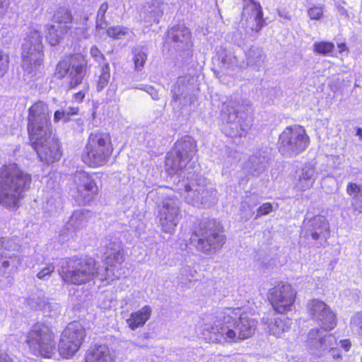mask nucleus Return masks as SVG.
<instances>
[{
    "label": "nucleus",
    "instance_id": "47",
    "mask_svg": "<svg viewBox=\"0 0 362 362\" xmlns=\"http://www.w3.org/2000/svg\"><path fill=\"white\" fill-rule=\"evenodd\" d=\"M222 64L228 69H233L235 67H243V65H238V59L231 52H226L224 56H221Z\"/></svg>",
    "mask_w": 362,
    "mask_h": 362
},
{
    "label": "nucleus",
    "instance_id": "14",
    "mask_svg": "<svg viewBox=\"0 0 362 362\" xmlns=\"http://www.w3.org/2000/svg\"><path fill=\"white\" fill-rule=\"evenodd\" d=\"M74 181L76 189V202L78 204L90 203L98 191L93 175L85 171H78L76 173Z\"/></svg>",
    "mask_w": 362,
    "mask_h": 362
},
{
    "label": "nucleus",
    "instance_id": "32",
    "mask_svg": "<svg viewBox=\"0 0 362 362\" xmlns=\"http://www.w3.org/2000/svg\"><path fill=\"white\" fill-rule=\"evenodd\" d=\"M29 304L36 310H41L45 315L55 317L60 313V306L54 302H45L42 298H37L35 301V298L29 300Z\"/></svg>",
    "mask_w": 362,
    "mask_h": 362
},
{
    "label": "nucleus",
    "instance_id": "17",
    "mask_svg": "<svg viewBox=\"0 0 362 362\" xmlns=\"http://www.w3.org/2000/svg\"><path fill=\"white\" fill-rule=\"evenodd\" d=\"M223 121L226 122L223 131L230 137H241L245 136L251 126L250 120L242 115L228 112L227 116H221Z\"/></svg>",
    "mask_w": 362,
    "mask_h": 362
},
{
    "label": "nucleus",
    "instance_id": "3",
    "mask_svg": "<svg viewBox=\"0 0 362 362\" xmlns=\"http://www.w3.org/2000/svg\"><path fill=\"white\" fill-rule=\"evenodd\" d=\"M31 175L16 164L2 166L0 168V204L8 208L16 207L29 189Z\"/></svg>",
    "mask_w": 362,
    "mask_h": 362
},
{
    "label": "nucleus",
    "instance_id": "49",
    "mask_svg": "<svg viewBox=\"0 0 362 362\" xmlns=\"http://www.w3.org/2000/svg\"><path fill=\"white\" fill-rule=\"evenodd\" d=\"M90 54L91 57L99 64V66L105 64V63H108L104 54L99 50V49L93 45L90 47Z\"/></svg>",
    "mask_w": 362,
    "mask_h": 362
},
{
    "label": "nucleus",
    "instance_id": "10",
    "mask_svg": "<svg viewBox=\"0 0 362 362\" xmlns=\"http://www.w3.org/2000/svg\"><path fill=\"white\" fill-rule=\"evenodd\" d=\"M191 244L196 249L206 255L215 253L225 243V237L209 226L201 223L190 238Z\"/></svg>",
    "mask_w": 362,
    "mask_h": 362
},
{
    "label": "nucleus",
    "instance_id": "25",
    "mask_svg": "<svg viewBox=\"0 0 362 362\" xmlns=\"http://www.w3.org/2000/svg\"><path fill=\"white\" fill-rule=\"evenodd\" d=\"M317 177L315 168L311 164L305 165L298 173L295 187L300 191L310 189Z\"/></svg>",
    "mask_w": 362,
    "mask_h": 362
},
{
    "label": "nucleus",
    "instance_id": "60",
    "mask_svg": "<svg viewBox=\"0 0 362 362\" xmlns=\"http://www.w3.org/2000/svg\"><path fill=\"white\" fill-rule=\"evenodd\" d=\"M0 362H13V361L6 354L1 352Z\"/></svg>",
    "mask_w": 362,
    "mask_h": 362
},
{
    "label": "nucleus",
    "instance_id": "8",
    "mask_svg": "<svg viewBox=\"0 0 362 362\" xmlns=\"http://www.w3.org/2000/svg\"><path fill=\"white\" fill-rule=\"evenodd\" d=\"M309 142V137L302 127H288L279 136V149L283 156L293 157L303 152Z\"/></svg>",
    "mask_w": 362,
    "mask_h": 362
},
{
    "label": "nucleus",
    "instance_id": "5",
    "mask_svg": "<svg viewBox=\"0 0 362 362\" xmlns=\"http://www.w3.org/2000/svg\"><path fill=\"white\" fill-rule=\"evenodd\" d=\"M206 180L202 177H187L186 180H180L177 185L176 190L180 191L185 201L188 204L200 207L208 206L217 200V191L211 187H207Z\"/></svg>",
    "mask_w": 362,
    "mask_h": 362
},
{
    "label": "nucleus",
    "instance_id": "39",
    "mask_svg": "<svg viewBox=\"0 0 362 362\" xmlns=\"http://www.w3.org/2000/svg\"><path fill=\"white\" fill-rule=\"evenodd\" d=\"M98 79L96 81V90L102 91L109 83L110 80V67L109 63L99 66Z\"/></svg>",
    "mask_w": 362,
    "mask_h": 362
},
{
    "label": "nucleus",
    "instance_id": "48",
    "mask_svg": "<svg viewBox=\"0 0 362 362\" xmlns=\"http://www.w3.org/2000/svg\"><path fill=\"white\" fill-rule=\"evenodd\" d=\"M197 271L189 266L183 267L180 270V279L182 282L192 281L196 276Z\"/></svg>",
    "mask_w": 362,
    "mask_h": 362
},
{
    "label": "nucleus",
    "instance_id": "59",
    "mask_svg": "<svg viewBox=\"0 0 362 362\" xmlns=\"http://www.w3.org/2000/svg\"><path fill=\"white\" fill-rule=\"evenodd\" d=\"M341 347H342L345 351H348L351 346V342L349 339L341 340L339 341Z\"/></svg>",
    "mask_w": 362,
    "mask_h": 362
},
{
    "label": "nucleus",
    "instance_id": "30",
    "mask_svg": "<svg viewBox=\"0 0 362 362\" xmlns=\"http://www.w3.org/2000/svg\"><path fill=\"white\" fill-rule=\"evenodd\" d=\"M91 216V212L87 209L75 210L66 225L67 230H74L83 228Z\"/></svg>",
    "mask_w": 362,
    "mask_h": 362
},
{
    "label": "nucleus",
    "instance_id": "34",
    "mask_svg": "<svg viewBox=\"0 0 362 362\" xmlns=\"http://www.w3.org/2000/svg\"><path fill=\"white\" fill-rule=\"evenodd\" d=\"M346 193L351 197V206L355 211L362 212V185H358L349 182L346 186Z\"/></svg>",
    "mask_w": 362,
    "mask_h": 362
},
{
    "label": "nucleus",
    "instance_id": "23",
    "mask_svg": "<svg viewBox=\"0 0 362 362\" xmlns=\"http://www.w3.org/2000/svg\"><path fill=\"white\" fill-rule=\"evenodd\" d=\"M86 62L83 56L75 54L72 57V67L69 75L70 88H74L82 81L86 76Z\"/></svg>",
    "mask_w": 362,
    "mask_h": 362
},
{
    "label": "nucleus",
    "instance_id": "4",
    "mask_svg": "<svg viewBox=\"0 0 362 362\" xmlns=\"http://www.w3.org/2000/svg\"><path fill=\"white\" fill-rule=\"evenodd\" d=\"M47 31L46 38L52 46L59 43L61 38L54 25H33L28 28L26 36L22 45L23 66L31 72L35 68L42 65L44 53L42 43V30Z\"/></svg>",
    "mask_w": 362,
    "mask_h": 362
},
{
    "label": "nucleus",
    "instance_id": "41",
    "mask_svg": "<svg viewBox=\"0 0 362 362\" xmlns=\"http://www.w3.org/2000/svg\"><path fill=\"white\" fill-rule=\"evenodd\" d=\"M161 7V0H147L144 8L146 12L151 13L153 21H156L163 13Z\"/></svg>",
    "mask_w": 362,
    "mask_h": 362
},
{
    "label": "nucleus",
    "instance_id": "36",
    "mask_svg": "<svg viewBox=\"0 0 362 362\" xmlns=\"http://www.w3.org/2000/svg\"><path fill=\"white\" fill-rule=\"evenodd\" d=\"M221 116H227L228 112L235 113L237 115L243 110V100L238 95L231 97L223 102Z\"/></svg>",
    "mask_w": 362,
    "mask_h": 362
},
{
    "label": "nucleus",
    "instance_id": "46",
    "mask_svg": "<svg viewBox=\"0 0 362 362\" xmlns=\"http://www.w3.org/2000/svg\"><path fill=\"white\" fill-rule=\"evenodd\" d=\"M128 33V28L120 25L110 27L107 30V34L110 37L117 40L121 39L123 36L127 35Z\"/></svg>",
    "mask_w": 362,
    "mask_h": 362
},
{
    "label": "nucleus",
    "instance_id": "31",
    "mask_svg": "<svg viewBox=\"0 0 362 362\" xmlns=\"http://www.w3.org/2000/svg\"><path fill=\"white\" fill-rule=\"evenodd\" d=\"M152 310L150 306L145 305L136 312H134L130 315L129 318L127 320V323L129 328L132 330L142 327L146 321L150 318Z\"/></svg>",
    "mask_w": 362,
    "mask_h": 362
},
{
    "label": "nucleus",
    "instance_id": "1",
    "mask_svg": "<svg viewBox=\"0 0 362 362\" xmlns=\"http://www.w3.org/2000/svg\"><path fill=\"white\" fill-rule=\"evenodd\" d=\"M105 267H100L95 259H66L60 261L59 274L62 280L70 284L81 285L93 278L101 281H113L122 274L121 265L124 262L122 243L115 240L105 243Z\"/></svg>",
    "mask_w": 362,
    "mask_h": 362
},
{
    "label": "nucleus",
    "instance_id": "53",
    "mask_svg": "<svg viewBox=\"0 0 362 362\" xmlns=\"http://www.w3.org/2000/svg\"><path fill=\"white\" fill-rule=\"evenodd\" d=\"M259 203L258 197L256 194H250L245 197V200L242 202V209L245 207V205H247L248 208L252 209L255 206L257 205Z\"/></svg>",
    "mask_w": 362,
    "mask_h": 362
},
{
    "label": "nucleus",
    "instance_id": "37",
    "mask_svg": "<svg viewBox=\"0 0 362 362\" xmlns=\"http://www.w3.org/2000/svg\"><path fill=\"white\" fill-rule=\"evenodd\" d=\"M20 245L15 239L11 238H0V259L6 257L13 252H17Z\"/></svg>",
    "mask_w": 362,
    "mask_h": 362
},
{
    "label": "nucleus",
    "instance_id": "40",
    "mask_svg": "<svg viewBox=\"0 0 362 362\" xmlns=\"http://www.w3.org/2000/svg\"><path fill=\"white\" fill-rule=\"evenodd\" d=\"M134 54V67L136 71L141 70L147 59L148 57V50L147 47L144 46H139L135 47L133 51Z\"/></svg>",
    "mask_w": 362,
    "mask_h": 362
},
{
    "label": "nucleus",
    "instance_id": "45",
    "mask_svg": "<svg viewBox=\"0 0 362 362\" xmlns=\"http://www.w3.org/2000/svg\"><path fill=\"white\" fill-rule=\"evenodd\" d=\"M54 19L59 24H67L71 21L72 16L67 8H62L54 14Z\"/></svg>",
    "mask_w": 362,
    "mask_h": 362
},
{
    "label": "nucleus",
    "instance_id": "21",
    "mask_svg": "<svg viewBox=\"0 0 362 362\" xmlns=\"http://www.w3.org/2000/svg\"><path fill=\"white\" fill-rule=\"evenodd\" d=\"M187 81L188 79L187 77H179L172 89L173 100L174 103H177V106H185L193 101L190 89L187 84Z\"/></svg>",
    "mask_w": 362,
    "mask_h": 362
},
{
    "label": "nucleus",
    "instance_id": "12",
    "mask_svg": "<svg viewBox=\"0 0 362 362\" xmlns=\"http://www.w3.org/2000/svg\"><path fill=\"white\" fill-rule=\"evenodd\" d=\"M86 336V330L78 322L69 324L62 334L59 354L65 358L72 357L79 349Z\"/></svg>",
    "mask_w": 362,
    "mask_h": 362
},
{
    "label": "nucleus",
    "instance_id": "54",
    "mask_svg": "<svg viewBox=\"0 0 362 362\" xmlns=\"http://www.w3.org/2000/svg\"><path fill=\"white\" fill-rule=\"evenodd\" d=\"M273 209V205L271 203L267 202L263 204L258 208L255 218L269 214Z\"/></svg>",
    "mask_w": 362,
    "mask_h": 362
},
{
    "label": "nucleus",
    "instance_id": "24",
    "mask_svg": "<svg viewBox=\"0 0 362 362\" xmlns=\"http://www.w3.org/2000/svg\"><path fill=\"white\" fill-rule=\"evenodd\" d=\"M110 348L105 344H95L86 353L84 362H115Z\"/></svg>",
    "mask_w": 362,
    "mask_h": 362
},
{
    "label": "nucleus",
    "instance_id": "38",
    "mask_svg": "<svg viewBox=\"0 0 362 362\" xmlns=\"http://www.w3.org/2000/svg\"><path fill=\"white\" fill-rule=\"evenodd\" d=\"M79 108L76 106H69L57 110L54 113V122L55 123L62 121L66 123L70 120L71 117L78 114Z\"/></svg>",
    "mask_w": 362,
    "mask_h": 362
},
{
    "label": "nucleus",
    "instance_id": "16",
    "mask_svg": "<svg viewBox=\"0 0 362 362\" xmlns=\"http://www.w3.org/2000/svg\"><path fill=\"white\" fill-rule=\"evenodd\" d=\"M30 142L42 162L49 164L57 161L61 158L62 153L58 141L52 136V134Z\"/></svg>",
    "mask_w": 362,
    "mask_h": 362
},
{
    "label": "nucleus",
    "instance_id": "27",
    "mask_svg": "<svg viewBox=\"0 0 362 362\" xmlns=\"http://www.w3.org/2000/svg\"><path fill=\"white\" fill-rule=\"evenodd\" d=\"M268 158L264 152H257L251 156L245 163V169L253 176H258L264 171Z\"/></svg>",
    "mask_w": 362,
    "mask_h": 362
},
{
    "label": "nucleus",
    "instance_id": "63",
    "mask_svg": "<svg viewBox=\"0 0 362 362\" xmlns=\"http://www.w3.org/2000/svg\"><path fill=\"white\" fill-rule=\"evenodd\" d=\"M356 134H357L358 136H360L361 137H362V129H361V128H358V129H357Z\"/></svg>",
    "mask_w": 362,
    "mask_h": 362
},
{
    "label": "nucleus",
    "instance_id": "9",
    "mask_svg": "<svg viewBox=\"0 0 362 362\" xmlns=\"http://www.w3.org/2000/svg\"><path fill=\"white\" fill-rule=\"evenodd\" d=\"M26 342L35 356L52 358L55 351V342L49 328L37 323L33 326L28 334Z\"/></svg>",
    "mask_w": 362,
    "mask_h": 362
},
{
    "label": "nucleus",
    "instance_id": "33",
    "mask_svg": "<svg viewBox=\"0 0 362 362\" xmlns=\"http://www.w3.org/2000/svg\"><path fill=\"white\" fill-rule=\"evenodd\" d=\"M246 59L247 66L255 70H259L264 64L265 55L262 49L252 47L246 53Z\"/></svg>",
    "mask_w": 362,
    "mask_h": 362
},
{
    "label": "nucleus",
    "instance_id": "29",
    "mask_svg": "<svg viewBox=\"0 0 362 362\" xmlns=\"http://www.w3.org/2000/svg\"><path fill=\"white\" fill-rule=\"evenodd\" d=\"M189 164L182 158L178 156L175 151L170 152L165 158V167L169 174H175V181L180 180L179 171H182Z\"/></svg>",
    "mask_w": 362,
    "mask_h": 362
},
{
    "label": "nucleus",
    "instance_id": "62",
    "mask_svg": "<svg viewBox=\"0 0 362 362\" xmlns=\"http://www.w3.org/2000/svg\"><path fill=\"white\" fill-rule=\"evenodd\" d=\"M278 13L280 17L284 18V19H291L290 15L284 11H279Z\"/></svg>",
    "mask_w": 362,
    "mask_h": 362
},
{
    "label": "nucleus",
    "instance_id": "51",
    "mask_svg": "<svg viewBox=\"0 0 362 362\" xmlns=\"http://www.w3.org/2000/svg\"><path fill=\"white\" fill-rule=\"evenodd\" d=\"M90 28L86 25L83 27L76 28L73 32L74 36L78 40H86L90 37Z\"/></svg>",
    "mask_w": 362,
    "mask_h": 362
},
{
    "label": "nucleus",
    "instance_id": "28",
    "mask_svg": "<svg viewBox=\"0 0 362 362\" xmlns=\"http://www.w3.org/2000/svg\"><path fill=\"white\" fill-rule=\"evenodd\" d=\"M291 320L288 317L281 316L272 319L267 324V332L270 335L276 338H280L282 335L288 332L291 326Z\"/></svg>",
    "mask_w": 362,
    "mask_h": 362
},
{
    "label": "nucleus",
    "instance_id": "42",
    "mask_svg": "<svg viewBox=\"0 0 362 362\" xmlns=\"http://www.w3.org/2000/svg\"><path fill=\"white\" fill-rule=\"evenodd\" d=\"M72 67V57L71 59H63L60 61L56 67L55 76L58 78H64L69 75V72Z\"/></svg>",
    "mask_w": 362,
    "mask_h": 362
},
{
    "label": "nucleus",
    "instance_id": "11",
    "mask_svg": "<svg viewBox=\"0 0 362 362\" xmlns=\"http://www.w3.org/2000/svg\"><path fill=\"white\" fill-rule=\"evenodd\" d=\"M180 201L174 195H168L162 202L158 211L159 226L165 233L173 234L181 219Z\"/></svg>",
    "mask_w": 362,
    "mask_h": 362
},
{
    "label": "nucleus",
    "instance_id": "7",
    "mask_svg": "<svg viewBox=\"0 0 362 362\" xmlns=\"http://www.w3.org/2000/svg\"><path fill=\"white\" fill-rule=\"evenodd\" d=\"M51 112L48 105L42 101L33 104L28 109V132L30 141H36L52 134Z\"/></svg>",
    "mask_w": 362,
    "mask_h": 362
},
{
    "label": "nucleus",
    "instance_id": "20",
    "mask_svg": "<svg viewBox=\"0 0 362 362\" xmlns=\"http://www.w3.org/2000/svg\"><path fill=\"white\" fill-rule=\"evenodd\" d=\"M168 40L174 43L175 49H186L192 46L191 33L184 25L172 27L168 31Z\"/></svg>",
    "mask_w": 362,
    "mask_h": 362
},
{
    "label": "nucleus",
    "instance_id": "19",
    "mask_svg": "<svg viewBox=\"0 0 362 362\" xmlns=\"http://www.w3.org/2000/svg\"><path fill=\"white\" fill-rule=\"evenodd\" d=\"M303 228L307 235L316 240H326L329 235V223L323 216H316L310 219L305 220Z\"/></svg>",
    "mask_w": 362,
    "mask_h": 362
},
{
    "label": "nucleus",
    "instance_id": "43",
    "mask_svg": "<svg viewBox=\"0 0 362 362\" xmlns=\"http://www.w3.org/2000/svg\"><path fill=\"white\" fill-rule=\"evenodd\" d=\"M107 10L108 4L107 2H104L100 5L98 11L95 29L98 31L101 29H105L107 24L105 17Z\"/></svg>",
    "mask_w": 362,
    "mask_h": 362
},
{
    "label": "nucleus",
    "instance_id": "6",
    "mask_svg": "<svg viewBox=\"0 0 362 362\" xmlns=\"http://www.w3.org/2000/svg\"><path fill=\"white\" fill-rule=\"evenodd\" d=\"M112 150L109 134L91 133L82 154V160L93 168L102 166L107 163Z\"/></svg>",
    "mask_w": 362,
    "mask_h": 362
},
{
    "label": "nucleus",
    "instance_id": "13",
    "mask_svg": "<svg viewBox=\"0 0 362 362\" xmlns=\"http://www.w3.org/2000/svg\"><path fill=\"white\" fill-rule=\"evenodd\" d=\"M296 298V292L291 286L287 283L280 282L270 289L269 301L279 313H284L292 310Z\"/></svg>",
    "mask_w": 362,
    "mask_h": 362
},
{
    "label": "nucleus",
    "instance_id": "18",
    "mask_svg": "<svg viewBox=\"0 0 362 362\" xmlns=\"http://www.w3.org/2000/svg\"><path fill=\"white\" fill-rule=\"evenodd\" d=\"M326 331L319 329H311L308 334V345L319 351L334 349V346H338L337 341L334 335L326 333Z\"/></svg>",
    "mask_w": 362,
    "mask_h": 362
},
{
    "label": "nucleus",
    "instance_id": "57",
    "mask_svg": "<svg viewBox=\"0 0 362 362\" xmlns=\"http://www.w3.org/2000/svg\"><path fill=\"white\" fill-rule=\"evenodd\" d=\"M136 88L143 90L148 93L153 100H158L159 95L157 90H156L153 87L148 85H141L139 87H136Z\"/></svg>",
    "mask_w": 362,
    "mask_h": 362
},
{
    "label": "nucleus",
    "instance_id": "50",
    "mask_svg": "<svg viewBox=\"0 0 362 362\" xmlns=\"http://www.w3.org/2000/svg\"><path fill=\"white\" fill-rule=\"evenodd\" d=\"M54 271V266L53 264H47L40 269L36 276L40 280H47L50 277Z\"/></svg>",
    "mask_w": 362,
    "mask_h": 362
},
{
    "label": "nucleus",
    "instance_id": "22",
    "mask_svg": "<svg viewBox=\"0 0 362 362\" xmlns=\"http://www.w3.org/2000/svg\"><path fill=\"white\" fill-rule=\"evenodd\" d=\"M244 8L243 11V17L245 18L246 21L248 18L255 22V27H252V29L258 32L264 25L263 13L260 4L254 0H243Z\"/></svg>",
    "mask_w": 362,
    "mask_h": 362
},
{
    "label": "nucleus",
    "instance_id": "58",
    "mask_svg": "<svg viewBox=\"0 0 362 362\" xmlns=\"http://www.w3.org/2000/svg\"><path fill=\"white\" fill-rule=\"evenodd\" d=\"M8 4V0H0V19L6 14Z\"/></svg>",
    "mask_w": 362,
    "mask_h": 362
},
{
    "label": "nucleus",
    "instance_id": "15",
    "mask_svg": "<svg viewBox=\"0 0 362 362\" xmlns=\"http://www.w3.org/2000/svg\"><path fill=\"white\" fill-rule=\"evenodd\" d=\"M308 313L322 329L332 330L337 325L335 314L322 300L313 299L307 305Z\"/></svg>",
    "mask_w": 362,
    "mask_h": 362
},
{
    "label": "nucleus",
    "instance_id": "26",
    "mask_svg": "<svg viewBox=\"0 0 362 362\" xmlns=\"http://www.w3.org/2000/svg\"><path fill=\"white\" fill-rule=\"evenodd\" d=\"M174 151L189 163L197 153L194 140L189 136L182 137L175 143Z\"/></svg>",
    "mask_w": 362,
    "mask_h": 362
},
{
    "label": "nucleus",
    "instance_id": "44",
    "mask_svg": "<svg viewBox=\"0 0 362 362\" xmlns=\"http://www.w3.org/2000/svg\"><path fill=\"white\" fill-rule=\"evenodd\" d=\"M313 47L315 52L322 55H328L333 52L334 45L329 42H320L314 43Z\"/></svg>",
    "mask_w": 362,
    "mask_h": 362
},
{
    "label": "nucleus",
    "instance_id": "2",
    "mask_svg": "<svg viewBox=\"0 0 362 362\" xmlns=\"http://www.w3.org/2000/svg\"><path fill=\"white\" fill-rule=\"evenodd\" d=\"M257 322L243 308H226L217 313L213 323H205L202 335L213 343H232L250 338Z\"/></svg>",
    "mask_w": 362,
    "mask_h": 362
},
{
    "label": "nucleus",
    "instance_id": "35",
    "mask_svg": "<svg viewBox=\"0 0 362 362\" xmlns=\"http://www.w3.org/2000/svg\"><path fill=\"white\" fill-rule=\"evenodd\" d=\"M21 263V258L16 252H12L5 258L0 259L1 269L4 272L11 273L17 270Z\"/></svg>",
    "mask_w": 362,
    "mask_h": 362
},
{
    "label": "nucleus",
    "instance_id": "64",
    "mask_svg": "<svg viewBox=\"0 0 362 362\" xmlns=\"http://www.w3.org/2000/svg\"><path fill=\"white\" fill-rule=\"evenodd\" d=\"M339 48L341 49V50L342 51L344 49V48L345 47V45L344 44H341L339 45Z\"/></svg>",
    "mask_w": 362,
    "mask_h": 362
},
{
    "label": "nucleus",
    "instance_id": "55",
    "mask_svg": "<svg viewBox=\"0 0 362 362\" xmlns=\"http://www.w3.org/2000/svg\"><path fill=\"white\" fill-rule=\"evenodd\" d=\"M322 8L320 6H313L308 11V16L313 20H319L322 16Z\"/></svg>",
    "mask_w": 362,
    "mask_h": 362
},
{
    "label": "nucleus",
    "instance_id": "52",
    "mask_svg": "<svg viewBox=\"0 0 362 362\" xmlns=\"http://www.w3.org/2000/svg\"><path fill=\"white\" fill-rule=\"evenodd\" d=\"M8 62V56L0 50V77L6 73Z\"/></svg>",
    "mask_w": 362,
    "mask_h": 362
},
{
    "label": "nucleus",
    "instance_id": "56",
    "mask_svg": "<svg viewBox=\"0 0 362 362\" xmlns=\"http://www.w3.org/2000/svg\"><path fill=\"white\" fill-rule=\"evenodd\" d=\"M88 85L85 83L83 88L80 91L76 93L73 96V102L80 103H82L88 90Z\"/></svg>",
    "mask_w": 362,
    "mask_h": 362
},
{
    "label": "nucleus",
    "instance_id": "61",
    "mask_svg": "<svg viewBox=\"0 0 362 362\" xmlns=\"http://www.w3.org/2000/svg\"><path fill=\"white\" fill-rule=\"evenodd\" d=\"M337 346H334V349L332 350H329V351L331 352L332 354V356H333V358H338L340 357V354L339 352V350L337 349Z\"/></svg>",
    "mask_w": 362,
    "mask_h": 362
}]
</instances>
